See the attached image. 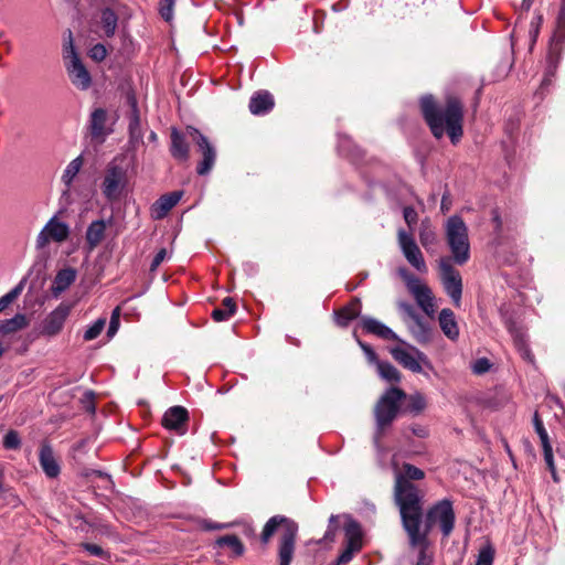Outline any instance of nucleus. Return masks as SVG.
I'll list each match as a JSON object with an SVG mask.
<instances>
[{
  "label": "nucleus",
  "instance_id": "nucleus-18",
  "mask_svg": "<svg viewBox=\"0 0 565 565\" xmlns=\"http://www.w3.org/2000/svg\"><path fill=\"white\" fill-rule=\"evenodd\" d=\"M533 424L542 444L545 463L552 472L553 478L556 480V468L554 463L552 445L550 443L548 434L544 427V424L537 413H535L533 416Z\"/></svg>",
  "mask_w": 565,
  "mask_h": 565
},
{
  "label": "nucleus",
  "instance_id": "nucleus-31",
  "mask_svg": "<svg viewBox=\"0 0 565 565\" xmlns=\"http://www.w3.org/2000/svg\"><path fill=\"white\" fill-rule=\"evenodd\" d=\"M409 331L414 339L420 344L428 343L431 340V329L422 317L413 320V323L409 326Z\"/></svg>",
  "mask_w": 565,
  "mask_h": 565
},
{
  "label": "nucleus",
  "instance_id": "nucleus-21",
  "mask_svg": "<svg viewBox=\"0 0 565 565\" xmlns=\"http://www.w3.org/2000/svg\"><path fill=\"white\" fill-rule=\"evenodd\" d=\"M108 114L104 108H96L92 111L89 118V131L94 139L104 140L111 132L107 128Z\"/></svg>",
  "mask_w": 565,
  "mask_h": 565
},
{
  "label": "nucleus",
  "instance_id": "nucleus-25",
  "mask_svg": "<svg viewBox=\"0 0 565 565\" xmlns=\"http://www.w3.org/2000/svg\"><path fill=\"white\" fill-rule=\"evenodd\" d=\"M505 327L510 334L513 337L514 343L519 349L520 353L522 354V356L529 361H533V354L531 353L527 347L526 335L523 332L522 328L519 327L518 323L512 318L505 320Z\"/></svg>",
  "mask_w": 565,
  "mask_h": 565
},
{
  "label": "nucleus",
  "instance_id": "nucleus-37",
  "mask_svg": "<svg viewBox=\"0 0 565 565\" xmlns=\"http://www.w3.org/2000/svg\"><path fill=\"white\" fill-rule=\"evenodd\" d=\"M236 311V305L235 302L233 301L232 298L230 297H226L223 302H222V307L221 308H215L213 311H212V318L217 321V322H221V321H226L228 320L231 317L234 316Z\"/></svg>",
  "mask_w": 565,
  "mask_h": 565
},
{
  "label": "nucleus",
  "instance_id": "nucleus-61",
  "mask_svg": "<svg viewBox=\"0 0 565 565\" xmlns=\"http://www.w3.org/2000/svg\"><path fill=\"white\" fill-rule=\"evenodd\" d=\"M10 303H7V298L0 297V312L3 311Z\"/></svg>",
  "mask_w": 565,
  "mask_h": 565
},
{
  "label": "nucleus",
  "instance_id": "nucleus-42",
  "mask_svg": "<svg viewBox=\"0 0 565 565\" xmlns=\"http://www.w3.org/2000/svg\"><path fill=\"white\" fill-rule=\"evenodd\" d=\"M494 557V550L491 545H486L480 548L477 557L476 565H492Z\"/></svg>",
  "mask_w": 565,
  "mask_h": 565
},
{
  "label": "nucleus",
  "instance_id": "nucleus-9",
  "mask_svg": "<svg viewBox=\"0 0 565 565\" xmlns=\"http://www.w3.org/2000/svg\"><path fill=\"white\" fill-rule=\"evenodd\" d=\"M439 278L446 295L451 299L455 307L461 306L462 278L448 257H443L438 262Z\"/></svg>",
  "mask_w": 565,
  "mask_h": 565
},
{
  "label": "nucleus",
  "instance_id": "nucleus-43",
  "mask_svg": "<svg viewBox=\"0 0 565 565\" xmlns=\"http://www.w3.org/2000/svg\"><path fill=\"white\" fill-rule=\"evenodd\" d=\"M21 446V439L18 431L11 429L3 438V447L6 449H19Z\"/></svg>",
  "mask_w": 565,
  "mask_h": 565
},
{
  "label": "nucleus",
  "instance_id": "nucleus-28",
  "mask_svg": "<svg viewBox=\"0 0 565 565\" xmlns=\"http://www.w3.org/2000/svg\"><path fill=\"white\" fill-rule=\"evenodd\" d=\"M76 270L74 268H64L57 271L51 286L53 297L57 298L64 292L76 279Z\"/></svg>",
  "mask_w": 565,
  "mask_h": 565
},
{
  "label": "nucleus",
  "instance_id": "nucleus-24",
  "mask_svg": "<svg viewBox=\"0 0 565 565\" xmlns=\"http://www.w3.org/2000/svg\"><path fill=\"white\" fill-rule=\"evenodd\" d=\"M275 102L273 95L267 90L255 93L249 100V110L253 115H265L274 108Z\"/></svg>",
  "mask_w": 565,
  "mask_h": 565
},
{
  "label": "nucleus",
  "instance_id": "nucleus-47",
  "mask_svg": "<svg viewBox=\"0 0 565 565\" xmlns=\"http://www.w3.org/2000/svg\"><path fill=\"white\" fill-rule=\"evenodd\" d=\"M490 367H491V363L487 358L477 359L471 364L472 372L478 375L484 374L486 372H488L490 370Z\"/></svg>",
  "mask_w": 565,
  "mask_h": 565
},
{
  "label": "nucleus",
  "instance_id": "nucleus-63",
  "mask_svg": "<svg viewBox=\"0 0 565 565\" xmlns=\"http://www.w3.org/2000/svg\"><path fill=\"white\" fill-rule=\"evenodd\" d=\"M110 319H116V321H119V308L117 307L114 309Z\"/></svg>",
  "mask_w": 565,
  "mask_h": 565
},
{
  "label": "nucleus",
  "instance_id": "nucleus-19",
  "mask_svg": "<svg viewBox=\"0 0 565 565\" xmlns=\"http://www.w3.org/2000/svg\"><path fill=\"white\" fill-rule=\"evenodd\" d=\"M182 191H173L161 195L151 206V215L154 220H161L179 203Z\"/></svg>",
  "mask_w": 565,
  "mask_h": 565
},
{
  "label": "nucleus",
  "instance_id": "nucleus-22",
  "mask_svg": "<svg viewBox=\"0 0 565 565\" xmlns=\"http://www.w3.org/2000/svg\"><path fill=\"white\" fill-rule=\"evenodd\" d=\"M39 461L47 478H56L60 475L61 467L50 445L43 444L41 446L39 452Z\"/></svg>",
  "mask_w": 565,
  "mask_h": 565
},
{
  "label": "nucleus",
  "instance_id": "nucleus-56",
  "mask_svg": "<svg viewBox=\"0 0 565 565\" xmlns=\"http://www.w3.org/2000/svg\"><path fill=\"white\" fill-rule=\"evenodd\" d=\"M86 397H87V401L84 402V408L94 414L95 413V405H94V394H93V391H89L87 394H86Z\"/></svg>",
  "mask_w": 565,
  "mask_h": 565
},
{
  "label": "nucleus",
  "instance_id": "nucleus-36",
  "mask_svg": "<svg viewBox=\"0 0 565 565\" xmlns=\"http://www.w3.org/2000/svg\"><path fill=\"white\" fill-rule=\"evenodd\" d=\"M344 534L345 544L362 546V531L360 524L355 520L351 518L348 519L344 526Z\"/></svg>",
  "mask_w": 565,
  "mask_h": 565
},
{
  "label": "nucleus",
  "instance_id": "nucleus-30",
  "mask_svg": "<svg viewBox=\"0 0 565 565\" xmlns=\"http://www.w3.org/2000/svg\"><path fill=\"white\" fill-rule=\"evenodd\" d=\"M170 151L172 157L178 160L186 161L189 158V145L186 142L185 136L177 128H172L171 130Z\"/></svg>",
  "mask_w": 565,
  "mask_h": 565
},
{
  "label": "nucleus",
  "instance_id": "nucleus-7",
  "mask_svg": "<svg viewBox=\"0 0 565 565\" xmlns=\"http://www.w3.org/2000/svg\"><path fill=\"white\" fill-rule=\"evenodd\" d=\"M565 50V0L562 1V7L557 17L556 28L552 36L548 54L547 65L545 70V76L542 85H548L552 82V77L555 75L556 70L562 61L563 52Z\"/></svg>",
  "mask_w": 565,
  "mask_h": 565
},
{
  "label": "nucleus",
  "instance_id": "nucleus-58",
  "mask_svg": "<svg viewBox=\"0 0 565 565\" xmlns=\"http://www.w3.org/2000/svg\"><path fill=\"white\" fill-rule=\"evenodd\" d=\"M202 526L204 530H209V531L222 530V529L226 527L225 524L215 523V522H211V521H204Z\"/></svg>",
  "mask_w": 565,
  "mask_h": 565
},
{
  "label": "nucleus",
  "instance_id": "nucleus-55",
  "mask_svg": "<svg viewBox=\"0 0 565 565\" xmlns=\"http://www.w3.org/2000/svg\"><path fill=\"white\" fill-rule=\"evenodd\" d=\"M337 521V516L335 515H331L330 516V520H329V526H328V530L326 532V540H333L334 537V534H335V530H337V526L333 525V523Z\"/></svg>",
  "mask_w": 565,
  "mask_h": 565
},
{
  "label": "nucleus",
  "instance_id": "nucleus-62",
  "mask_svg": "<svg viewBox=\"0 0 565 565\" xmlns=\"http://www.w3.org/2000/svg\"><path fill=\"white\" fill-rule=\"evenodd\" d=\"M110 319H116V321H119V308L117 307L114 309Z\"/></svg>",
  "mask_w": 565,
  "mask_h": 565
},
{
  "label": "nucleus",
  "instance_id": "nucleus-35",
  "mask_svg": "<svg viewBox=\"0 0 565 565\" xmlns=\"http://www.w3.org/2000/svg\"><path fill=\"white\" fill-rule=\"evenodd\" d=\"M28 326L26 317L22 313H17L11 319L4 320L0 324V333L3 335L14 333L19 330H22Z\"/></svg>",
  "mask_w": 565,
  "mask_h": 565
},
{
  "label": "nucleus",
  "instance_id": "nucleus-33",
  "mask_svg": "<svg viewBox=\"0 0 565 565\" xmlns=\"http://www.w3.org/2000/svg\"><path fill=\"white\" fill-rule=\"evenodd\" d=\"M426 407L425 397L416 392L414 394L407 395L405 393V398H403V412L404 413H413L418 414Z\"/></svg>",
  "mask_w": 565,
  "mask_h": 565
},
{
  "label": "nucleus",
  "instance_id": "nucleus-27",
  "mask_svg": "<svg viewBox=\"0 0 565 565\" xmlns=\"http://www.w3.org/2000/svg\"><path fill=\"white\" fill-rule=\"evenodd\" d=\"M361 307L362 306L360 299L354 298L347 306L334 311L337 324L342 328L348 327L351 321L360 316Z\"/></svg>",
  "mask_w": 565,
  "mask_h": 565
},
{
  "label": "nucleus",
  "instance_id": "nucleus-26",
  "mask_svg": "<svg viewBox=\"0 0 565 565\" xmlns=\"http://www.w3.org/2000/svg\"><path fill=\"white\" fill-rule=\"evenodd\" d=\"M438 321L443 333L449 340L456 341L459 338V327L456 321L455 313L451 309H441V311L439 312Z\"/></svg>",
  "mask_w": 565,
  "mask_h": 565
},
{
  "label": "nucleus",
  "instance_id": "nucleus-41",
  "mask_svg": "<svg viewBox=\"0 0 565 565\" xmlns=\"http://www.w3.org/2000/svg\"><path fill=\"white\" fill-rule=\"evenodd\" d=\"M411 548L418 551L416 565H430L431 557L427 554L428 539L423 544L409 545Z\"/></svg>",
  "mask_w": 565,
  "mask_h": 565
},
{
  "label": "nucleus",
  "instance_id": "nucleus-52",
  "mask_svg": "<svg viewBox=\"0 0 565 565\" xmlns=\"http://www.w3.org/2000/svg\"><path fill=\"white\" fill-rule=\"evenodd\" d=\"M403 215H404V220L408 226L416 224L418 215L414 207H412V206L404 207Z\"/></svg>",
  "mask_w": 565,
  "mask_h": 565
},
{
  "label": "nucleus",
  "instance_id": "nucleus-40",
  "mask_svg": "<svg viewBox=\"0 0 565 565\" xmlns=\"http://www.w3.org/2000/svg\"><path fill=\"white\" fill-rule=\"evenodd\" d=\"M106 324L105 318L97 319L85 332H84V340L85 341H92L96 339L103 331L104 327Z\"/></svg>",
  "mask_w": 565,
  "mask_h": 565
},
{
  "label": "nucleus",
  "instance_id": "nucleus-4",
  "mask_svg": "<svg viewBox=\"0 0 565 565\" xmlns=\"http://www.w3.org/2000/svg\"><path fill=\"white\" fill-rule=\"evenodd\" d=\"M278 530L281 531L278 546L279 565H290L294 558L298 532V525L296 522L284 515L271 516L263 529L260 541L266 545Z\"/></svg>",
  "mask_w": 565,
  "mask_h": 565
},
{
  "label": "nucleus",
  "instance_id": "nucleus-10",
  "mask_svg": "<svg viewBox=\"0 0 565 565\" xmlns=\"http://www.w3.org/2000/svg\"><path fill=\"white\" fill-rule=\"evenodd\" d=\"M398 275L404 280L408 292L414 297L416 303L425 313L430 316L435 307V297L431 289L404 267L398 269Z\"/></svg>",
  "mask_w": 565,
  "mask_h": 565
},
{
  "label": "nucleus",
  "instance_id": "nucleus-59",
  "mask_svg": "<svg viewBox=\"0 0 565 565\" xmlns=\"http://www.w3.org/2000/svg\"><path fill=\"white\" fill-rule=\"evenodd\" d=\"M118 329H119V321H116V319H110L109 327L107 330L108 337L115 335L116 332L118 331Z\"/></svg>",
  "mask_w": 565,
  "mask_h": 565
},
{
  "label": "nucleus",
  "instance_id": "nucleus-50",
  "mask_svg": "<svg viewBox=\"0 0 565 565\" xmlns=\"http://www.w3.org/2000/svg\"><path fill=\"white\" fill-rule=\"evenodd\" d=\"M359 342V345L361 347V349L363 350L366 359L369 360L370 363H373V364H377V362H380L381 360H379L377 358V354L375 353V351L366 343L362 342V341H358Z\"/></svg>",
  "mask_w": 565,
  "mask_h": 565
},
{
  "label": "nucleus",
  "instance_id": "nucleus-20",
  "mask_svg": "<svg viewBox=\"0 0 565 565\" xmlns=\"http://www.w3.org/2000/svg\"><path fill=\"white\" fill-rule=\"evenodd\" d=\"M361 324L363 330L367 333L375 334L384 340H393L404 343L391 328L374 318L362 317Z\"/></svg>",
  "mask_w": 565,
  "mask_h": 565
},
{
  "label": "nucleus",
  "instance_id": "nucleus-44",
  "mask_svg": "<svg viewBox=\"0 0 565 565\" xmlns=\"http://www.w3.org/2000/svg\"><path fill=\"white\" fill-rule=\"evenodd\" d=\"M419 241L424 247L433 245L436 241L434 231L429 226H425L424 223L419 232Z\"/></svg>",
  "mask_w": 565,
  "mask_h": 565
},
{
  "label": "nucleus",
  "instance_id": "nucleus-2",
  "mask_svg": "<svg viewBox=\"0 0 565 565\" xmlns=\"http://www.w3.org/2000/svg\"><path fill=\"white\" fill-rule=\"evenodd\" d=\"M393 467L395 477L394 502L399 510L401 520L407 526H414L419 512V501L423 500L424 494L412 481L424 479L425 472L407 462L403 463L401 470L397 469L395 463Z\"/></svg>",
  "mask_w": 565,
  "mask_h": 565
},
{
  "label": "nucleus",
  "instance_id": "nucleus-32",
  "mask_svg": "<svg viewBox=\"0 0 565 565\" xmlns=\"http://www.w3.org/2000/svg\"><path fill=\"white\" fill-rule=\"evenodd\" d=\"M215 545L218 547H228L232 551L234 557H239L244 554L245 547L238 536L228 534L220 536L215 541Z\"/></svg>",
  "mask_w": 565,
  "mask_h": 565
},
{
  "label": "nucleus",
  "instance_id": "nucleus-57",
  "mask_svg": "<svg viewBox=\"0 0 565 565\" xmlns=\"http://www.w3.org/2000/svg\"><path fill=\"white\" fill-rule=\"evenodd\" d=\"M411 431L413 435L419 437V438H426L428 436V431L425 427L419 425H413L411 426Z\"/></svg>",
  "mask_w": 565,
  "mask_h": 565
},
{
  "label": "nucleus",
  "instance_id": "nucleus-48",
  "mask_svg": "<svg viewBox=\"0 0 565 565\" xmlns=\"http://www.w3.org/2000/svg\"><path fill=\"white\" fill-rule=\"evenodd\" d=\"M89 56L96 62H102L107 56V50L105 45L97 43L89 50Z\"/></svg>",
  "mask_w": 565,
  "mask_h": 565
},
{
  "label": "nucleus",
  "instance_id": "nucleus-1",
  "mask_svg": "<svg viewBox=\"0 0 565 565\" xmlns=\"http://www.w3.org/2000/svg\"><path fill=\"white\" fill-rule=\"evenodd\" d=\"M420 109L433 136L437 139L447 134L452 143L462 137L463 105L456 96H448L445 107H438L431 95L420 98Z\"/></svg>",
  "mask_w": 565,
  "mask_h": 565
},
{
  "label": "nucleus",
  "instance_id": "nucleus-54",
  "mask_svg": "<svg viewBox=\"0 0 565 565\" xmlns=\"http://www.w3.org/2000/svg\"><path fill=\"white\" fill-rule=\"evenodd\" d=\"M399 309L406 313L412 320H415L417 319L418 317H420L416 310L414 309V307L408 303V302H399L398 305Z\"/></svg>",
  "mask_w": 565,
  "mask_h": 565
},
{
  "label": "nucleus",
  "instance_id": "nucleus-17",
  "mask_svg": "<svg viewBox=\"0 0 565 565\" xmlns=\"http://www.w3.org/2000/svg\"><path fill=\"white\" fill-rule=\"evenodd\" d=\"M188 422L189 413L183 406L168 408L162 417V426L169 430H174L179 435L186 433Z\"/></svg>",
  "mask_w": 565,
  "mask_h": 565
},
{
  "label": "nucleus",
  "instance_id": "nucleus-23",
  "mask_svg": "<svg viewBox=\"0 0 565 565\" xmlns=\"http://www.w3.org/2000/svg\"><path fill=\"white\" fill-rule=\"evenodd\" d=\"M108 223L104 220H96L87 226L85 244L88 252H93L104 241Z\"/></svg>",
  "mask_w": 565,
  "mask_h": 565
},
{
  "label": "nucleus",
  "instance_id": "nucleus-3",
  "mask_svg": "<svg viewBox=\"0 0 565 565\" xmlns=\"http://www.w3.org/2000/svg\"><path fill=\"white\" fill-rule=\"evenodd\" d=\"M423 513V500L419 501V512L414 526H407L404 521L402 525L407 534L409 545L423 544L428 539L430 531L438 526L444 537H448L455 527L456 514L452 502L449 499H443L433 504Z\"/></svg>",
  "mask_w": 565,
  "mask_h": 565
},
{
  "label": "nucleus",
  "instance_id": "nucleus-15",
  "mask_svg": "<svg viewBox=\"0 0 565 565\" xmlns=\"http://www.w3.org/2000/svg\"><path fill=\"white\" fill-rule=\"evenodd\" d=\"M391 354L405 369L415 373L422 372V365L428 363L427 356L413 345L392 348Z\"/></svg>",
  "mask_w": 565,
  "mask_h": 565
},
{
  "label": "nucleus",
  "instance_id": "nucleus-12",
  "mask_svg": "<svg viewBox=\"0 0 565 565\" xmlns=\"http://www.w3.org/2000/svg\"><path fill=\"white\" fill-rule=\"evenodd\" d=\"M186 135L191 138L192 142H194L198 146L199 151L203 156L202 161L198 164L196 168L198 174H207L215 163V148L212 146L209 139L194 127H188Z\"/></svg>",
  "mask_w": 565,
  "mask_h": 565
},
{
  "label": "nucleus",
  "instance_id": "nucleus-6",
  "mask_svg": "<svg viewBox=\"0 0 565 565\" xmlns=\"http://www.w3.org/2000/svg\"><path fill=\"white\" fill-rule=\"evenodd\" d=\"M403 398H405V391H386L376 403L374 408L376 422L374 444L376 447L380 445L384 429L393 423L399 412H403Z\"/></svg>",
  "mask_w": 565,
  "mask_h": 565
},
{
  "label": "nucleus",
  "instance_id": "nucleus-29",
  "mask_svg": "<svg viewBox=\"0 0 565 565\" xmlns=\"http://www.w3.org/2000/svg\"><path fill=\"white\" fill-rule=\"evenodd\" d=\"M128 103L131 107L128 126L129 137L132 142H139L142 139V129L140 113L138 109L137 100L134 95L128 96Z\"/></svg>",
  "mask_w": 565,
  "mask_h": 565
},
{
  "label": "nucleus",
  "instance_id": "nucleus-46",
  "mask_svg": "<svg viewBox=\"0 0 565 565\" xmlns=\"http://www.w3.org/2000/svg\"><path fill=\"white\" fill-rule=\"evenodd\" d=\"M361 545H350L347 544L344 551L339 555L338 557V564L339 565H345L348 564L355 552H359L361 550Z\"/></svg>",
  "mask_w": 565,
  "mask_h": 565
},
{
  "label": "nucleus",
  "instance_id": "nucleus-11",
  "mask_svg": "<svg viewBox=\"0 0 565 565\" xmlns=\"http://www.w3.org/2000/svg\"><path fill=\"white\" fill-rule=\"evenodd\" d=\"M65 58H70V62L66 63V71L72 84L78 89H88L92 84V77L77 55L72 40L70 41L68 46L65 47Z\"/></svg>",
  "mask_w": 565,
  "mask_h": 565
},
{
  "label": "nucleus",
  "instance_id": "nucleus-64",
  "mask_svg": "<svg viewBox=\"0 0 565 565\" xmlns=\"http://www.w3.org/2000/svg\"><path fill=\"white\" fill-rule=\"evenodd\" d=\"M350 139L348 137H344L343 139H340V149L343 150L345 143H349Z\"/></svg>",
  "mask_w": 565,
  "mask_h": 565
},
{
  "label": "nucleus",
  "instance_id": "nucleus-53",
  "mask_svg": "<svg viewBox=\"0 0 565 565\" xmlns=\"http://www.w3.org/2000/svg\"><path fill=\"white\" fill-rule=\"evenodd\" d=\"M24 286V280L20 281L13 289H11L8 294H6L3 297L7 298V303H11L13 300H15L19 295L22 292Z\"/></svg>",
  "mask_w": 565,
  "mask_h": 565
},
{
  "label": "nucleus",
  "instance_id": "nucleus-34",
  "mask_svg": "<svg viewBox=\"0 0 565 565\" xmlns=\"http://www.w3.org/2000/svg\"><path fill=\"white\" fill-rule=\"evenodd\" d=\"M100 23L105 35L107 38L114 36L118 23V17L116 12L110 8L103 9L100 14Z\"/></svg>",
  "mask_w": 565,
  "mask_h": 565
},
{
  "label": "nucleus",
  "instance_id": "nucleus-5",
  "mask_svg": "<svg viewBox=\"0 0 565 565\" xmlns=\"http://www.w3.org/2000/svg\"><path fill=\"white\" fill-rule=\"evenodd\" d=\"M446 241L455 264L462 266L470 259L468 227L458 215L450 216L445 225Z\"/></svg>",
  "mask_w": 565,
  "mask_h": 565
},
{
  "label": "nucleus",
  "instance_id": "nucleus-16",
  "mask_svg": "<svg viewBox=\"0 0 565 565\" xmlns=\"http://www.w3.org/2000/svg\"><path fill=\"white\" fill-rule=\"evenodd\" d=\"M71 307L66 303H60L50 312L42 322L41 334L54 337L58 334L70 315Z\"/></svg>",
  "mask_w": 565,
  "mask_h": 565
},
{
  "label": "nucleus",
  "instance_id": "nucleus-8",
  "mask_svg": "<svg viewBox=\"0 0 565 565\" xmlns=\"http://www.w3.org/2000/svg\"><path fill=\"white\" fill-rule=\"evenodd\" d=\"M122 160L117 158L110 161L105 170L104 179L102 182V193L109 200L118 199L128 183L127 168L124 167Z\"/></svg>",
  "mask_w": 565,
  "mask_h": 565
},
{
  "label": "nucleus",
  "instance_id": "nucleus-51",
  "mask_svg": "<svg viewBox=\"0 0 565 565\" xmlns=\"http://www.w3.org/2000/svg\"><path fill=\"white\" fill-rule=\"evenodd\" d=\"M168 257V250L166 248H161L158 250V253L154 255L151 264H150V270L156 271L157 268L161 265V263Z\"/></svg>",
  "mask_w": 565,
  "mask_h": 565
},
{
  "label": "nucleus",
  "instance_id": "nucleus-13",
  "mask_svg": "<svg viewBox=\"0 0 565 565\" xmlns=\"http://www.w3.org/2000/svg\"><path fill=\"white\" fill-rule=\"evenodd\" d=\"M397 239L406 260L419 273H426V262L413 235L401 228L397 232Z\"/></svg>",
  "mask_w": 565,
  "mask_h": 565
},
{
  "label": "nucleus",
  "instance_id": "nucleus-49",
  "mask_svg": "<svg viewBox=\"0 0 565 565\" xmlns=\"http://www.w3.org/2000/svg\"><path fill=\"white\" fill-rule=\"evenodd\" d=\"M174 0H160V14L166 21L172 19Z\"/></svg>",
  "mask_w": 565,
  "mask_h": 565
},
{
  "label": "nucleus",
  "instance_id": "nucleus-39",
  "mask_svg": "<svg viewBox=\"0 0 565 565\" xmlns=\"http://www.w3.org/2000/svg\"><path fill=\"white\" fill-rule=\"evenodd\" d=\"M82 164H83V160L81 157H77L75 159H73L65 168L64 172H63V175H62V180L63 182L66 184V185H70L72 183V181L74 180V178L77 175V173L79 172L81 168H82Z\"/></svg>",
  "mask_w": 565,
  "mask_h": 565
},
{
  "label": "nucleus",
  "instance_id": "nucleus-45",
  "mask_svg": "<svg viewBox=\"0 0 565 565\" xmlns=\"http://www.w3.org/2000/svg\"><path fill=\"white\" fill-rule=\"evenodd\" d=\"M81 546L88 552L90 555L108 559L110 557L109 553L105 550H103L99 545L92 544V543H82Z\"/></svg>",
  "mask_w": 565,
  "mask_h": 565
},
{
  "label": "nucleus",
  "instance_id": "nucleus-38",
  "mask_svg": "<svg viewBox=\"0 0 565 565\" xmlns=\"http://www.w3.org/2000/svg\"><path fill=\"white\" fill-rule=\"evenodd\" d=\"M376 371H377V374L386 380L387 382H390L391 384H395V383H398L399 382V372L397 371V369L391 364L390 362H386V361H380L377 362L376 364Z\"/></svg>",
  "mask_w": 565,
  "mask_h": 565
},
{
  "label": "nucleus",
  "instance_id": "nucleus-60",
  "mask_svg": "<svg viewBox=\"0 0 565 565\" xmlns=\"http://www.w3.org/2000/svg\"><path fill=\"white\" fill-rule=\"evenodd\" d=\"M533 2H534V0H523L521 3V9L524 11H529L530 8L532 7Z\"/></svg>",
  "mask_w": 565,
  "mask_h": 565
},
{
  "label": "nucleus",
  "instance_id": "nucleus-14",
  "mask_svg": "<svg viewBox=\"0 0 565 565\" xmlns=\"http://www.w3.org/2000/svg\"><path fill=\"white\" fill-rule=\"evenodd\" d=\"M68 235L70 226L65 222L60 221L56 216H53L39 233L35 246L38 249H43L51 241L62 243L67 239Z\"/></svg>",
  "mask_w": 565,
  "mask_h": 565
}]
</instances>
